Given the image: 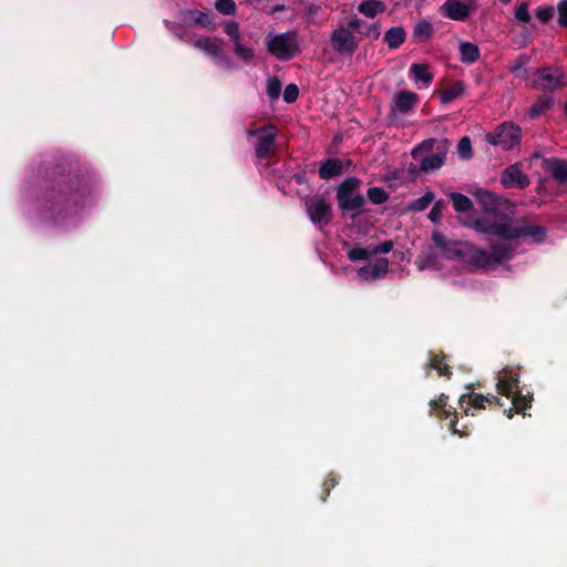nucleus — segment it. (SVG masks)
<instances>
[{"mask_svg": "<svg viewBox=\"0 0 567 567\" xmlns=\"http://www.w3.org/2000/svg\"><path fill=\"white\" fill-rule=\"evenodd\" d=\"M39 175L37 209L41 218L61 225L84 209L93 192V179L76 161L63 158L44 164Z\"/></svg>", "mask_w": 567, "mask_h": 567, "instance_id": "f257e3e1", "label": "nucleus"}, {"mask_svg": "<svg viewBox=\"0 0 567 567\" xmlns=\"http://www.w3.org/2000/svg\"><path fill=\"white\" fill-rule=\"evenodd\" d=\"M472 227L485 235L513 240L529 237L534 243L544 241L547 228L540 225L517 224L507 215H494L487 218H475Z\"/></svg>", "mask_w": 567, "mask_h": 567, "instance_id": "f03ea898", "label": "nucleus"}, {"mask_svg": "<svg viewBox=\"0 0 567 567\" xmlns=\"http://www.w3.org/2000/svg\"><path fill=\"white\" fill-rule=\"evenodd\" d=\"M432 241L445 259L464 262L476 270H486L487 250L470 241L451 240L440 231L432 233Z\"/></svg>", "mask_w": 567, "mask_h": 567, "instance_id": "7ed1b4c3", "label": "nucleus"}, {"mask_svg": "<svg viewBox=\"0 0 567 567\" xmlns=\"http://www.w3.org/2000/svg\"><path fill=\"white\" fill-rule=\"evenodd\" d=\"M449 141H436L434 138L424 140L416 145L411 155L415 161H420V171L430 173L442 167L445 161Z\"/></svg>", "mask_w": 567, "mask_h": 567, "instance_id": "20e7f679", "label": "nucleus"}, {"mask_svg": "<svg viewBox=\"0 0 567 567\" xmlns=\"http://www.w3.org/2000/svg\"><path fill=\"white\" fill-rule=\"evenodd\" d=\"M267 52L279 61L292 60L300 53V44L296 31L267 33L265 38Z\"/></svg>", "mask_w": 567, "mask_h": 567, "instance_id": "39448f33", "label": "nucleus"}, {"mask_svg": "<svg viewBox=\"0 0 567 567\" xmlns=\"http://www.w3.org/2000/svg\"><path fill=\"white\" fill-rule=\"evenodd\" d=\"M485 137L491 145H499L503 150L509 151L519 145L522 128L512 122H505L498 125L494 132L487 133Z\"/></svg>", "mask_w": 567, "mask_h": 567, "instance_id": "423d86ee", "label": "nucleus"}, {"mask_svg": "<svg viewBox=\"0 0 567 567\" xmlns=\"http://www.w3.org/2000/svg\"><path fill=\"white\" fill-rule=\"evenodd\" d=\"M551 66H542L535 71V80L533 87L542 90L547 93H553L563 89L567 84L566 76L563 70L557 69L556 73L553 72Z\"/></svg>", "mask_w": 567, "mask_h": 567, "instance_id": "0eeeda50", "label": "nucleus"}, {"mask_svg": "<svg viewBox=\"0 0 567 567\" xmlns=\"http://www.w3.org/2000/svg\"><path fill=\"white\" fill-rule=\"evenodd\" d=\"M248 134L257 138L255 144L257 158H267L276 146L277 127L272 124H267L255 131H248Z\"/></svg>", "mask_w": 567, "mask_h": 567, "instance_id": "6e6552de", "label": "nucleus"}, {"mask_svg": "<svg viewBox=\"0 0 567 567\" xmlns=\"http://www.w3.org/2000/svg\"><path fill=\"white\" fill-rule=\"evenodd\" d=\"M333 50L340 55H352L358 47L359 40L353 34L352 30L346 27L337 28L330 37Z\"/></svg>", "mask_w": 567, "mask_h": 567, "instance_id": "1a4fd4ad", "label": "nucleus"}, {"mask_svg": "<svg viewBox=\"0 0 567 567\" xmlns=\"http://www.w3.org/2000/svg\"><path fill=\"white\" fill-rule=\"evenodd\" d=\"M501 183L506 188L516 187L518 189H525L529 186L530 181L529 177L522 172L519 164L515 163L503 171Z\"/></svg>", "mask_w": 567, "mask_h": 567, "instance_id": "9d476101", "label": "nucleus"}, {"mask_svg": "<svg viewBox=\"0 0 567 567\" xmlns=\"http://www.w3.org/2000/svg\"><path fill=\"white\" fill-rule=\"evenodd\" d=\"M307 213L310 220L317 225H328L332 219L331 205L323 198L316 199L308 204Z\"/></svg>", "mask_w": 567, "mask_h": 567, "instance_id": "9b49d317", "label": "nucleus"}, {"mask_svg": "<svg viewBox=\"0 0 567 567\" xmlns=\"http://www.w3.org/2000/svg\"><path fill=\"white\" fill-rule=\"evenodd\" d=\"M496 388L498 394L509 398L515 391L522 390L519 386V374L513 372L508 367H505L499 372Z\"/></svg>", "mask_w": 567, "mask_h": 567, "instance_id": "f8f14e48", "label": "nucleus"}, {"mask_svg": "<svg viewBox=\"0 0 567 567\" xmlns=\"http://www.w3.org/2000/svg\"><path fill=\"white\" fill-rule=\"evenodd\" d=\"M444 8L449 18L463 21L475 9V0H446Z\"/></svg>", "mask_w": 567, "mask_h": 567, "instance_id": "ddd939ff", "label": "nucleus"}, {"mask_svg": "<svg viewBox=\"0 0 567 567\" xmlns=\"http://www.w3.org/2000/svg\"><path fill=\"white\" fill-rule=\"evenodd\" d=\"M477 202L483 206L484 215L481 218H487L494 215H504L497 207L501 205L502 197L487 189H478L475 193Z\"/></svg>", "mask_w": 567, "mask_h": 567, "instance_id": "4468645a", "label": "nucleus"}, {"mask_svg": "<svg viewBox=\"0 0 567 567\" xmlns=\"http://www.w3.org/2000/svg\"><path fill=\"white\" fill-rule=\"evenodd\" d=\"M338 206L343 215L350 214V217L354 219L367 210L363 209L365 204V197L362 194L357 193L352 196L337 199Z\"/></svg>", "mask_w": 567, "mask_h": 567, "instance_id": "2eb2a0df", "label": "nucleus"}, {"mask_svg": "<svg viewBox=\"0 0 567 567\" xmlns=\"http://www.w3.org/2000/svg\"><path fill=\"white\" fill-rule=\"evenodd\" d=\"M417 101L419 95L416 93L409 90H401L393 97L391 112L392 114L396 112L405 114L416 105Z\"/></svg>", "mask_w": 567, "mask_h": 567, "instance_id": "dca6fc26", "label": "nucleus"}, {"mask_svg": "<svg viewBox=\"0 0 567 567\" xmlns=\"http://www.w3.org/2000/svg\"><path fill=\"white\" fill-rule=\"evenodd\" d=\"M515 248L509 244L497 243L491 246V251H487L486 269L495 264H502L513 259Z\"/></svg>", "mask_w": 567, "mask_h": 567, "instance_id": "f3484780", "label": "nucleus"}, {"mask_svg": "<svg viewBox=\"0 0 567 567\" xmlns=\"http://www.w3.org/2000/svg\"><path fill=\"white\" fill-rule=\"evenodd\" d=\"M389 271V260L380 257L373 265H365L358 269V276L364 280H377L383 278Z\"/></svg>", "mask_w": 567, "mask_h": 567, "instance_id": "a211bd4d", "label": "nucleus"}, {"mask_svg": "<svg viewBox=\"0 0 567 567\" xmlns=\"http://www.w3.org/2000/svg\"><path fill=\"white\" fill-rule=\"evenodd\" d=\"M508 399L512 400V406L509 409H505L504 413H506L507 417L512 419L514 413H523L532 406L533 393L527 391V393H523L522 390L515 391Z\"/></svg>", "mask_w": 567, "mask_h": 567, "instance_id": "6ab92c4d", "label": "nucleus"}, {"mask_svg": "<svg viewBox=\"0 0 567 567\" xmlns=\"http://www.w3.org/2000/svg\"><path fill=\"white\" fill-rule=\"evenodd\" d=\"M344 173V163L342 159L329 157L320 163L318 175L323 181L338 177Z\"/></svg>", "mask_w": 567, "mask_h": 567, "instance_id": "aec40b11", "label": "nucleus"}, {"mask_svg": "<svg viewBox=\"0 0 567 567\" xmlns=\"http://www.w3.org/2000/svg\"><path fill=\"white\" fill-rule=\"evenodd\" d=\"M554 102L555 100L550 94L539 95L527 110L526 115L532 120L537 118L546 111L550 110L554 105Z\"/></svg>", "mask_w": 567, "mask_h": 567, "instance_id": "412c9836", "label": "nucleus"}, {"mask_svg": "<svg viewBox=\"0 0 567 567\" xmlns=\"http://www.w3.org/2000/svg\"><path fill=\"white\" fill-rule=\"evenodd\" d=\"M386 10V6L381 0H363L358 6V11L370 19L375 18L379 13H383Z\"/></svg>", "mask_w": 567, "mask_h": 567, "instance_id": "4be33fe9", "label": "nucleus"}, {"mask_svg": "<svg viewBox=\"0 0 567 567\" xmlns=\"http://www.w3.org/2000/svg\"><path fill=\"white\" fill-rule=\"evenodd\" d=\"M406 32L402 27H392L384 33V42L389 49L395 50L404 43Z\"/></svg>", "mask_w": 567, "mask_h": 567, "instance_id": "5701e85b", "label": "nucleus"}, {"mask_svg": "<svg viewBox=\"0 0 567 567\" xmlns=\"http://www.w3.org/2000/svg\"><path fill=\"white\" fill-rule=\"evenodd\" d=\"M480 48L472 42H462L460 45V60L465 64H473L480 59Z\"/></svg>", "mask_w": 567, "mask_h": 567, "instance_id": "b1692460", "label": "nucleus"}, {"mask_svg": "<svg viewBox=\"0 0 567 567\" xmlns=\"http://www.w3.org/2000/svg\"><path fill=\"white\" fill-rule=\"evenodd\" d=\"M362 181L358 177H347L338 187L336 198H344L347 196L355 195L354 192L360 187Z\"/></svg>", "mask_w": 567, "mask_h": 567, "instance_id": "393cba45", "label": "nucleus"}, {"mask_svg": "<svg viewBox=\"0 0 567 567\" xmlns=\"http://www.w3.org/2000/svg\"><path fill=\"white\" fill-rule=\"evenodd\" d=\"M429 69L430 66L426 63H414L410 66V73L413 75L415 82L430 84L434 76Z\"/></svg>", "mask_w": 567, "mask_h": 567, "instance_id": "a878e982", "label": "nucleus"}, {"mask_svg": "<svg viewBox=\"0 0 567 567\" xmlns=\"http://www.w3.org/2000/svg\"><path fill=\"white\" fill-rule=\"evenodd\" d=\"M465 86L462 81L454 82L450 87L441 91L440 97L443 104H449L464 93Z\"/></svg>", "mask_w": 567, "mask_h": 567, "instance_id": "bb28decb", "label": "nucleus"}, {"mask_svg": "<svg viewBox=\"0 0 567 567\" xmlns=\"http://www.w3.org/2000/svg\"><path fill=\"white\" fill-rule=\"evenodd\" d=\"M433 34V25L427 20L419 21L413 28V38L416 43L427 41Z\"/></svg>", "mask_w": 567, "mask_h": 567, "instance_id": "cd10ccee", "label": "nucleus"}, {"mask_svg": "<svg viewBox=\"0 0 567 567\" xmlns=\"http://www.w3.org/2000/svg\"><path fill=\"white\" fill-rule=\"evenodd\" d=\"M429 368L436 370L439 375L451 379L452 369L445 363V355L443 353H435L431 357Z\"/></svg>", "mask_w": 567, "mask_h": 567, "instance_id": "c85d7f7f", "label": "nucleus"}, {"mask_svg": "<svg viewBox=\"0 0 567 567\" xmlns=\"http://www.w3.org/2000/svg\"><path fill=\"white\" fill-rule=\"evenodd\" d=\"M194 45L204 51L206 54L212 56L213 59L219 54V51L223 49L219 44V42L212 40L208 37H200L198 38Z\"/></svg>", "mask_w": 567, "mask_h": 567, "instance_id": "c756f323", "label": "nucleus"}, {"mask_svg": "<svg viewBox=\"0 0 567 567\" xmlns=\"http://www.w3.org/2000/svg\"><path fill=\"white\" fill-rule=\"evenodd\" d=\"M466 389L470 391L467 394H463L460 398V404L463 408V404L467 402V405L473 406L474 409H485V402L483 400V394L474 392V384L466 385Z\"/></svg>", "mask_w": 567, "mask_h": 567, "instance_id": "7c9ffc66", "label": "nucleus"}, {"mask_svg": "<svg viewBox=\"0 0 567 567\" xmlns=\"http://www.w3.org/2000/svg\"><path fill=\"white\" fill-rule=\"evenodd\" d=\"M548 171L557 183H567V163L565 161L553 159L548 166Z\"/></svg>", "mask_w": 567, "mask_h": 567, "instance_id": "2f4dec72", "label": "nucleus"}, {"mask_svg": "<svg viewBox=\"0 0 567 567\" xmlns=\"http://www.w3.org/2000/svg\"><path fill=\"white\" fill-rule=\"evenodd\" d=\"M450 199L453 204V208L457 213H466L473 208V203L466 195L461 193L452 192L450 193Z\"/></svg>", "mask_w": 567, "mask_h": 567, "instance_id": "473e14b6", "label": "nucleus"}, {"mask_svg": "<svg viewBox=\"0 0 567 567\" xmlns=\"http://www.w3.org/2000/svg\"><path fill=\"white\" fill-rule=\"evenodd\" d=\"M437 413V416L440 419H449L451 415H453L454 417L451 420L450 422V430L454 433V434H458L460 436H466L467 433L465 431H462V430H458L457 429V412L452 408V406H447V408H444V409H441L439 411H435Z\"/></svg>", "mask_w": 567, "mask_h": 567, "instance_id": "72a5a7b5", "label": "nucleus"}, {"mask_svg": "<svg viewBox=\"0 0 567 567\" xmlns=\"http://www.w3.org/2000/svg\"><path fill=\"white\" fill-rule=\"evenodd\" d=\"M189 14L193 17V21L197 25H200L202 28H206L208 30H213L215 28L214 18L209 13L198 11V10H193V11H189Z\"/></svg>", "mask_w": 567, "mask_h": 567, "instance_id": "f704fd0d", "label": "nucleus"}, {"mask_svg": "<svg viewBox=\"0 0 567 567\" xmlns=\"http://www.w3.org/2000/svg\"><path fill=\"white\" fill-rule=\"evenodd\" d=\"M372 246L368 247H353L347 252V257L350 261H362L372 257Z\"/></svg>", "mask_w": 567, "mask_h": 567, "instance_id": "c9c22d12", "label": "nucleus"}, {"mask_svg": "<svg viewBox=\"0 0 567 567\" xmlns=\"http://www.w3.org/2000/svg\"><path fill=\"white\" fill-rule=\"evenodd\" d=\"M234 43V53L236 56H238L240 60H243L245 63H250L252 59L255 58V52L251 48L246 47L241 43L240 40L233 42Z\"/></svg>", "mask_w": 567, "mask_h": 567, "instance_id": "e433bc0d", "label": "nucleus"}, {"mask_svg": "<svg viewBox=\"0 0 567 567\" xmlns=\"http://www.w3.org/2000/svg\"><path fill=\"white\" fill-rule=\"evenodd\" d=\"M368 199L374 205H381L388 202L389 194L382 187H370L367 192Z\"/></svg>", "mask_w": 567, "mask_h": 567, "instance_id": "4c0bfd02", "label": "nucleus"}, {"mask_svg": "<svg viewBox=\"0 0 567 567\" xmlns=\"http://www.w3.org/2000/svg\"><path fill=\"white\" fill-rule=\"evenodd\" d=\"M434 200V193L426 192L422 197L410 203L409 208L412 212H423Z\"/></svg>", "mask_w": 567, "mask_h": 567, "instance_id": "58836bf2", "label": "nucleus"}, {"mask_svg": "<svg viewBox=\"0 0 567 567\" xmlns=\"http://www.w3.org/2000/svg\"><path fill=\"white\" fill-rule=\"evenodd\" d=\"M266 92L270 100H277L281 93V81L277 76L269 78Z\"/></svg>", "mask_w": 567, "mask_h": 567, "instance_id": "ea45409f", "label": "nucleus"}, {"mask_svg": "<svg viewBox=\"0 0 567 567\" xmlns=\"http://www.w3.org/2000/svg\"><path fill=\"white\" fill-rule=\"evenodd\" d=\"M457 153L460 157L468 159L473 156L472 142L468 136H463L457 144Z\"/></svg>", "mask_w": 567, "mask_h": 567, "instance_id": "a19ab883", "label": "nucleus"}, {"mask_svg": "<svg viewBox=\"0 0 567 567\" xmlns=\"http://www.w3.org/2000/svg\"><path fill=\"white\" fill-rule=\"evenodd\" d=\"M216 10L226 16H233L236 13L237 7L234 0H217L215 2Z\"/></svg>", "mask_w": 567, "mask_h": 567, "instance_id": "79ce46f5", "label": "nucleus"}, {"mask_svg": "<svg viewBox=\"0 0 567 567\" xmlns=\"http://www.w3.org/2000/svg\"><path fill=\"white\" fill-rule=\"evenodd\" d=\"M446 208V203L445 200L443 199H439L436 202H434V205L431 209V212L429 213V219L432 221V223H440L441 219H442V214H443V210Z\"/></svg>", "mask_w": 567, "mask_h": 567, "instance_id": "37998d69", "label": "nucleus"}, {"mask_svg": "<svg viewBox=\"0 0 567 567\" xmlns=\"http://www.w3.org/2000/svg\"><path fill=\"white\" fill-rule=\"evenodd\" d=\"M299 96V87L295 83L288 84L284 90V101L291 104L297 101Z\"/></svg>", "mask_w": 567, "mask_h": 567, "instance_id": "c03bdc74", "label": "nucleus"}, {"mask_svg": "<svg viewBox=\"0 0 567 567\" xmlns=\"http://www.w3.org/2000/svg\"><path fill=\"white\" fill-rule=\"evenodd\" d=\"M515 18L517 21L523 23H529L530 22V14L528 11V4L527 2H522L519 6L516 7L515 10Z\"/></svg>", "mask_w": 567, "mask_h": 567, "instance_id": "a18cd8bd", "label": "nucleus"}, {"mask_svg": "<svg viewBox=\"0 0 567 567\" xmlns=\"http://www.w3.org/2000/svg\"><path fill=\"white\" fill-rule=\"evenodd\" d=\"M535 16L543 23H547L554 16V7H538L536 9Z\"/></svg>", "mask_w": 567, "mask_h": 567, "instance_id": "49530a36", "label": "nucleus"}, {"mask_svg": "<svg viewBox=\"0 0 567 567\" xmlns=\"http://www.w3.org/2000/svg\"><path fill=\"white\" fill-rule=\"evenodd\" d=\"M360 33L373 41L378 40L381 34L380 24L377 22L370 23L364 30H361Z\"/></svg>", "mask_w": 567, "mask_h": 567, "instance_id": "de8ad7c7", "label": "nucleus"}, {"mask_svg": "<svg viewBox=\"0 0 567 567\" xmlns=\"http://www.w3.org/2000/svg\"><path fill=\"white\" fill-rule=\"evenodd\" d=\"M557 12H558V24L561 28L567 29V0H560L557 3Z\"/></svg>", "mask_w": 567, "mask_h": 567, "instance_id": "09e8293b", "label": "nucleus"}, {"mask_svg": "<svg viewBox=\"0 0 567 567\" xmlns=\"http://www.w3.org/2000/svg\"><path fill=\"white\" fill-rule=\"evenodd\" d=\"M224 31L231 39L233 42L240 40L239 25L237 22H228L225 25Z\"/></svg>", "mask_w": 567, "mask_h": 567, "instance_id": "8fccbe9b", "label": "nucleus"}, {"mask_svg": "<svg viewBox=\"0 0 567 567\" xmlns=\"http://www.w3.org/2000/svg\"><path fill=\"white\" fill-rule=\"evenodd\" d=\"M217 65L225 69H231L234 66L233 59L221 49L219 54L214 58Z\"/></svg>", "mask_w": 567, "mask_h": 567, "instance_id": "3c124183", "label": "nucleus"}, {"mask_svg": "<svg viewBox=\"0 0 567 567\" xmlns=\"http://www.w3.org/2000/svg\"><path fill=\"white\" fill-rule=\"evenodd\" d=\"M449 396L445 394H441L437 400H431L430 405V414L434 413V411H439L441 409L447 408Z\"/></svg>", "mask_w": 567, "mask_h": 567, "instance_id": "603ef678", "label": "nucleus"}, {"mask_svg": "<svg viewBox=\"0 0 567 567\" xmlns=\"http://www.w3.org/2000/svg\"><path fill=\"white\" fill-rule=\"evenodd\" d=\"M338 484V481L336 477L333 476H330L328 477L327 480L323 481L322 483V495H321V501L322 502H326L327 501V497L329 496L330 494V491Z\"/></svg>", "mask_w": 567, "mask_h": 567, "instance_id": "864d4df0", "label": "nucleus"}, {"mask_svg": "<svg viewBox=\"0 0 567 567\" xmlns=\"http://www.w3.org/2000/svg\"><path fill=\"white\" fill-rule=\"evenodd\" d=\"M393 249V241L392 240H384L381 244L377 246H372V254L373 256L378 254H388Z\"/></svg>", "mask_w": 567, "mask_h": 567, "instance_id": "5fc2aeb1", "label": "nucleus"}, {"mask_svg": "<svg viewBox=\"0 0 567 567\" xmlns=\"http://www.w3.org/2000/svg\"><path fill=\"white\" fill-rule=\"evenodd\" d=\"M365 21L358 18L357 16L350 18L348 21V29L352 30H361L365 25Z\"/></svg>", "mask_w": 567, "mask_h": 567, "instance_id": "6e6d98bb", "label": "nucleus"}, {"mask_svg": "<svg viewBox=\"0 0 567 567\" xmlns=\"http://www.w3.org/2000/svg\"><path fill=\"white\" fill-rule=\"evenodd\" d=\"M483 400L488 405L503 406V403H502L501 399L497 395L488 393L487 395H483Z\"/></svg>", "mask_w": 567, "mask_h": 567, "instance_id": "4d7b16f0", "label": "nucleus"}, {"mask_svg": "<svg viewBox=\"0 0 567 567\" xmlns=\"http://www.w3.org/2000/svg\"><path fill=\"white\" fill-rule=\"evenodd\" d=\"M525 62H526V59L524 58V55H520L517 63L512 65L509 71L512 73H516L525 64Z\"/></svg>", "mask_w": 567, "mask_h": 567, "instance_id": "13d9d810", "label": "nucleus"}, {"mask_svg": "<svg viewBox=\"0 0 567 567\" xmlns=\"http://www.w3.org/2000/svg\"><path fill=\"white\" fill-rule=\"evenodd\" d=\"M342 162L344 163V173L348 172L351 166H353V162L349 158Z\"/></svg>", "mask_w": 567, "mask_h": 567, "instance_id": "bf43d9fd", "label": "nucleus"}, {"mask_svg": "<svg viewBox=\"0 0 567 567\" xmlns=\"http://www.w3.org/2000/svg\"><path fill=\"white\" fill-rule=\"evenodd\" d=\"M431 259H432V256H430V255H429V256H426V257H425V261H424V262H425V265H430Z\"/></svg>", "mask_w": 567, "mask_h": 567, "instance_id": "052dcab7", "label": "nucleus"}, {"mask_svg": "<svg viewBox=\"0 0 567 567\" xmlns=\"http://www.w3.org/2000/svg\"><path fill=\"white\" fill-rule=\"evenodd\" d=\"M564 113H565V115H567V100L564 103Z\"/></svg>", "mask_w": 567, "mask_h": 567, "instance_id": "680f3d73", "label": "nucleus"}, {"mask_svg": "<svg viewBox=\"0 0 567 567\" xmlns=\"http://www.w3.org/2000/svg\"><path fill=\"white\" fill-rule=\"evenodd\" d=\"M499 1L506 4V3H509L512 0H499Z\"/></svg>", "mask_w": 567, "mask_h": 567, "instance_id": "e2e57ef3", "label": "nucleus"}]
</instances>
